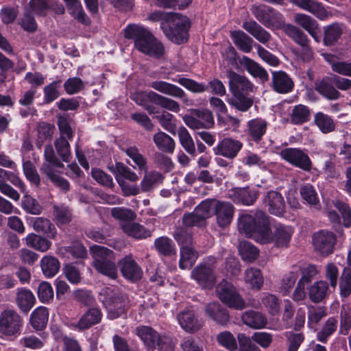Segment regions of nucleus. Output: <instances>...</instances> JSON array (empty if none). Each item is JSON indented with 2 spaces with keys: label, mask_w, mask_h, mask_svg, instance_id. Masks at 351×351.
Here are the masks:
<instances>
[{
  "label": "nucleus",
  "mask_w": 351,
  "mask_h": 351,
  "mask_svg": "<svg viewBox=\"0 0 351 351\" xmlns=\"http://www.w3.org/2000/svg\"><path fill=\"white\" fill-rule=\"evenodd\" d=\"M123 36L132 40L134 46L141 53L159 59L165 53L162 43L147 28L137 24H129L123 29Z\"/></svg>",
  "instance_id": "nucleus-1"
},
{
  "label": "nucleus",
  "mask_w": 351,
  "mask_h": 351,
  "mask_svg": "<svg viewBox=\"0 0 351 351\" xmlns=\"http://www.w3.org/2000/svg\"><path fill=\"white\" fill-rule=\"evenodd\" d=\"M302 198L311 205H317L319 200L314 186L311 184H306L300 189Z\"/></svg>",
  "instance_id": "nucleus-59"
},
{
  "label": "nucleus",
  "mask_w": 351,
  "mask_h": 351,
  "mask_svg": "<svg viewBox=\"0 0 351 351\" xmlns=\"http://www.w3.org/2000/svg\"><path fill=\"white\" fill-rule=\"evenodd\" d=\"M109 169L115 175V178L120 176L131 182L138 180V176L123 162H117L114 166L109 167Z\"/></svg>",
  "instance_id": "nucleus-53"
},
{
  "label": "nucleus",
  "mask_w": 351,
  "mask_h": 351,
  "mask_svg": "<svg viewBox=\"0 0 351 351\" xmlns=\"http://www.w3.org/2000/svg\"><path fill=\"white\" fill-rule=\"evenodd\" d=\"M289 116L291 124L301 125L311 120V110L307 106L298 104L293 107Z\"/></svg>",
  "instance_id": "nucleus-32"
},
{
  "label": "nucleus",
  "mask_w": 351,
  "mask_h": 351,
  "mask_svg": "<svg viewBox=\"0 0 351 351\" xmlns=\"http://www.w3.org/2000/svg\"><path fill=\"white\" fill-rule=\"evenodd\" d=\"M205 201L208 208L207 210L209 212V217L215 215L217 224L221 228L229 226L234 213L233 205L230 202L215 199H207Z\"/></svg>",
  "instance_id": "nucleus-8"
},
{
  "label": "nucleus",
  "mask_w": 351,
  "mask_h": 351,
  "mask_svg": "<svg viewBox=\"0 0 351 351\" xmlns=\"http://www.w3.org/2000/svg\"><path fill=\"white\" fill-rule=\"evenodd\" d=\"M102 317L101 310L99 307L92 306L82 315L76 324L75 328L81 331L89 329L93 326L99 324Z\"/></svg>",
  "instance_id": "nucleus-25"
},
{
  "label": "nucleus",
  "mask_w": 351,
  "mask_h": 351,
  "mask_svg": "<svg viewBox=\"0 0 351 351\" xmlns=\"http://www.w3.org/2000/svg\"><path fill=\"white\" fill-rule=\"evenodd\" d=\"M153 140L158 149L167 154H172L175 149L173 139L163 132H158L153 136Z\"/></svg>",
  "instance_id": "nucleus-45"
},
{
  "label": "nucleus",
  "mask_w": 351,
  "mask_h": 351,
  "mask_svg": "<svg viewBox=\"0 0 351 351\" xmlns=\"http://www.w3.org/2000/svg\"><path fill=\"white\" fill-rule=\"evenodd\" d=\"M314 123L323 134H328L335 130L336 123L332 117L322 112L314 116Z\"/></svg>",
  "instance_id": "nucleus-48"
},
{
  "label": "nucleus",
  "mask_w": 351,
  "mask_h": 351,
  "mask_svg": "<svg viewBox=\"0 0 351 351\" xmlns=\"http://www.w3.org/2000/svg\"><path fill=\"white\" fill-rule=\"evenodd\" d=\"M122 276L131 282H136L143 277V270L132 256H126L118 262Z\"/></svg>",
  "instance_id": "nucleus-18"
},
{
  "label": "nucleus",
  "mask_w": 351,
  "mask_h": 351,
  "mask_svg": "<svg viewBox=\"0 0 351 351\" xmlns=\"http://www.w3.org/2000/svg\"><path fill=\"white\" fill-rule=\"evenodd\" d=\"M121 229L129 237L136 239H143L151 236V232L138 223H125L121 225Z\"/></svg>",
  "instance_id": "nucleus-43"
},
{
  "label": "nucleus",
  "mask_w": 351,
  "mask_h": 351,
  "mask_svg": "<svg viewBox=\"0 0 351 351\" xmlns=\"http://www.w3.org/2000/svg\"><path fill=\"white\" fill-rule=\"evenodd\" d=\"M239 252L242 259L248 262L256 260L259 254L258 249L249 241H241L239 245Z\"/></svg>",
  "instance_id": "nucleus-51"
},
{
  "label": "nucleus",
  "mask_w": 351,
  "mask_h": 351,
  "mask_svg": "<svg viewBox=\"0 0 351 351\" xmlns=\"http://www.w3.org/2000/svg\"><path fill=\"white\" fill-rule=\"evenodd\" d=\"M164 176L160 172L152 171L147 173L141 181V190L143 192L151 191L155 185L162 182Z\"/></svg>",
  "instance_id": "nucleus-52"
},
{
  "label": "nucleus",
  "mask_w": 351,
  "mask_h": 351,
  "mask_svg": "<svg viewBox=\"0 0 351 351\" xmlns=\"http://www.w3.org/2000/svg\"><path fill=\"white\" fill-rule=\"evenodd\" d=\"M269 224V217L262 210H257L254 215L241 214L238 219L239 232L260 243L261 241H267V237H265L264 234Z\"/></svg>",
  "instance_id": "nucleus-3"
},
{
  "label": "nucleus",
  "mask_w": 351,
  "mask_h": 351,
  "mask_svg": "<svg viewBox=\"0 0 351 351\" xmlns=\"http://www.w3.org/2000/svg\"><path fill=\"white\" fill-rule=\"evenodd\" d=\"M293 233V229L291 226L278 223L274 226L271 229L269 224L264 234L265 237H267V241H261V243H274L278 247H287Z\"/></svg>",
  "instance_id": "nucleus-11"
},
{
  "label": "nucleus",
  "mask_w": 351,
  "mask_h": 351,
  "mask_svg": "<svg viewBox=\"0 0 351 351\" xmlns=\"http://www.w3.org/2000/svg\"><path fill=\"white\" fill-rule=\"evenodd\" d=\"M198 257V253L192 247L184 245L180 249L179 266L182 269L192 267Z\"/></svg>",
  "instance_id": "nucleus-46"
},
{
  "label": "nucleus",
  "mask_w": 351,
  "mask_h": 351,
  "mask_svg": "<svg viewBox=\"0 0 351 351\" xmlns=\"http://www.w3.org/2000/svg\"><path fill=\"white\" fill-rule=\"evenodd\" d=\"M230 36L237 48L245 53H249L252 49L253 39L242 30L230 32Z\"/></svg>",
  "instance_id": "nucleus-40"
},
{
  "label": "nucleus",
  "mask_w": 351,
  "mask_h": 351,
  "mask_svg": "<svg viewBox=\"0 0 351 351\" xmlns=\"http://www.w3.org/2000/svg\"><path fill=\"white\" fill-rule=\"evenodd\" d=\"M242 27L262 44L270 41L271 34L254 20L243 23Z\"/></svg>",
  "instance_id": "nucleus-29"
},
{
  "label": "nucleus",
  "mask_w": 351,
  "mask_h": 351,
  "mask_svg": "<svg viewBox=\"0 0 351 351\" xmlns=\"http://www.w3.org/2000/svg\"><path fill=\"white\" fill-rule=\"evenodd\" d=\"M245 281L252 288L260 289L264 282L261 270L253 267L246 269Z\"/></svg>",
  "instance_id": "nucleus-57"
},
{
  "label": "nucleus",
  "mask_w": 351,
  "mask_h": 351,
  "mask_svg": "<svg viewBox=\"0 0 351 351\" xmlns=\"http://www.w3.org/2000/svg\"><path fill=\"white\" fill-rule=\"evenodd\" d=\"M216 293L220 301L230 308L241 311L246 308L244 300L232 284L223 280L216 287Z\"/></svg>",
  "instance_id": "nucleus-7"
},
{
  "label": "nucleus",
  "mask_w": 351,
  "mask_h": 351,
  "mask_svg": "<svg viewBox=\"0 0 351 351\" xmlns=\"http://www.w3.org/2000/svg\"><path fill=\"white\" fill-rule=\"evenodd\" d=\"M241 319L245 325L255 329L262 328L267 323V319L263 313L254 311L245 312Z\"/></svg>",
  "instance_id": "nucleus-41"
},
{
  "label": "nucleus",
  "mask_w": 351,
  "mask_h": 351,
  "mask_svg": "<svg viewBox=\"0 0 351 351\" xmlns=\"http://www.w3.org/2000/svg\"><path fill=\"white\" fill-rule=\"evenodd\" d=\"M343 24L333 23L324 27V43L326 46H332L341 38L343 32Z\"/></svg>",
  "instance_id": "nucleus-39"
},
{
  "label": "nucleus",
  "mask_w": 351,
  "mask_h": 351,
  "mask_svg": "<svg viewBox=\"0 0 351 351\" xmlns=\"http://www.w3.org/2000/svg\"><path fill=\"white\" fill-rule=\"evenodd\" d=\"M270 214L282 217L286 210V204L283 196L278 191H270L264 199Z\"/></svg>",
  "instance_id": "nucleus-21"
},
{
  "label": "nucleus",
  "mask_w": 351,
  "mask_h": 351,
  "mask_svg": "<svg viewBox=\"0 0 351 351\" xmlns=\"http://www.w3.org/2000/svg\"><path fill=\"white\" fill-rule=\"evenodd\" d=\"M314 88L320 95L330 101L337 100L341 96L328 78H323L322 80L315 82Z\"/></svg>",
  "instance_id": "nucleus-28"
},
{
  "label": "nucleus",
  "mask_w": 351,
  "mask_h": 351,
  "mask_svg": "<svg viewBox=\"0 0 351 351\" xmlns=\"http://www.w3.org/2000/svg\"><path fill=\"white\" fill-rule=\"evenodd\" d=\"M53 212L55 220L58 223L64 225L72 221L71 210L64 205H54Z\"/></svg>",
  "instance_id": "nucleus-55"
},
{
  "label": "nucleus",
  "mask_w": 351,
  "mask_h": 351,
  "mask_svg": "<svg viewBox=\"0 0 351 351\" xmlns=\"http://www.w3.org/2000/svg\"><path fill=\"white\" fill-rule=\"evenodd\" d=\"M294 18L297 24L306 30L316 41H319V29L315 19L304 14H296Z\"/></svg>",
  "instance_id": "nucleus-36"
},
{
  "label": "nucleus",
  "mask_w": 351,
  "mask_h": 351,
  "mask_svg": "<svg viewBox=\"0 0 351 351\" xmlns=\"http://www.w3.org/2000/svg\"><path fill=\"white\" fill-rule=\"evenodd\" d=\"M328 295V284L325 280L317 281L308 288L309 299L314 303L322 302Z\"/></svg>",
  "instance_id": "nucleus-35"
},
{
  "label": "nucleus",
  "mask_w": 351,
  "mask_h": 351,
  "mask_svg": "<svg viewBox=\"0 0 351 351\" xmlns=\"http://www.w3.org/2000/svg\"><path fill=\"white\" fill-rule=\"evenodd\" d=\"M285 32L300 47L309 43L307 35L300 28L293 25H286L285 26Z\"/></svg>",
  "instance_id": "nucleus-54"
},
{
  "label": "nucleus",
  "mask_w": 351,
  "mask_h": 351,
  "mask_svg": "<svg viewBox=\"0 0 351 351\" xmlns=\"http://www.w3.org/2000/svg\"><path fill=\"white\" fill-rule=\"evenodd\" d=\"M212 263H203L197 265L191 272V277L203 289H212L216 283V275L215 273L216 262L215 258L210 259Z\"/></svg>",
  "instance_id": "nucleus-12"
},
{
  "label": "nucleus",
  "mask_w": 351,
  "mask_h": 351,
  "mask_svg": "<svg viewBox=\"0 0 351 351\" xmlns=\"http://www.w3.org/2000/svg\"><path fill=\"white\" fill-rule=\"evenodd\" d=\"M178 136L180 144L184 150L190 155L195 156V143L188 130L184 127L180 128Z\"/></svg>",
  "instance_id": "nucleus-56"
},
{
  "label": "nucleus",
  "mask_w": 351,
  "mask_h": 351,
  "mask_svg": "<svg viewBox=\"0 0 351 351\" xmlns=\"http://www.w3.org/2000/svg\"><path fill=\"white\" fill-rule=\"evenodd\" d=\"M177 319L181 327L189 332L194 333L202 326L200 322L192 310H186L179 313Z\"/></svg>",
  "instance_id": "nucleus-27"
},
{
  "label": "nucleus",
  "mask_w": 351,
  "mask_h": 351,
  "mask_svg": "<svg viewBox=\"0 0 351 351\" xmlns=\"http://www.w3.org/2000/svg\"><path fill=\"white\" fill-rule=\"evenodd\" d=\"M154 246L159 254L166 257H173L176 255V248L171 239L167 237H160L154 241Z\"/></svg>",
  "instance_id": "nucleus-44"
},
{
  "label": "nucleus",
  "mask_w": 351,
  "mask_h": 351,
  "mask_svg": "<svg viewBox=\"0 0 351 351\" xmlns=\"http://www.w3.org/2000/svg\"><path fill=\"white\" fill-rule=\"evenodd\" d=\"M49 311L47 308L40 306L36 308L31 314L30 324L36 330H43L47 324Z\"/></svg>",
  "instance_id": "nucleus-42"
},
{
  "label": "nucleus",
  "mask_w": 351,
  "mask_h": 351,
  "mask_svg": "<svg viewBox=\"0 0 351 351\" xmlns=\"http://www.w3.org/2000/svg\"><path fill=\"white\" fill-rule=\"evenodd\" d=\"M135 103L142 106L149 114L159 113V109L154 105L173 112L180 111V104L176 101L159 95L154 91H141L136 93L132 97Z\"/></svg>",
  "instance_id": "nucleus-4"
},
{
  "label": "nucleus",
  "mask_w": 351,
  "mask_h": 351,
  "mask_svg": "<svg viewBox=\"0 0 351 351\" xmlns=\"http://www.w3.org/2000/svg\"><path fill=\"white\" fill-rule=\"evenodd\" d=\"M74 299L85 306H92L95 303V299L92 292L87 289H77L73 292Z\"/></svg>",
  "instance_id": "nucleus-60"
},
{
  "label": "nucleus",
  "mask_w": 351,
  "mask_h": 351,
  "mask_svg": "<svg viewBox=\"0 0 351 351\" xmlns=\"http://www.w3.org/2000/svg\"><path fill=\"white\" fill-rule=\"evenodd\" d=\"M137 335L145 346L150 350L156 349L162 338L158 332L150 326H141L136 328Z\"/></svg>",
  "instance_id": "nucleus-30"
},
{
  "label": "nucleus",
  "mask_w": 351,
  "mask_h": 351,
  "mask_svg": "<svg viewBox=\"0 0 351 351\" xmlns=\"http://www.w3.org/2000/svg\"><path fill=\"white\" fill-rule=\"evenodd\" d=\"M23 169L26 178L36 187L40 184V178L38 171L30 160L25 161L23 164Z\"/></svg>",
  "instance_id": "nucleus-62"
},
{
  "label": "nucleus",
  "mask_w": 351,
  "mask_h": 351,
  "mask_svg": "<svg viewBox=\"0 0 351 351\" xmlns=\"http://www.w3.org/2000/svg\"><path fill=\"white\" fill-rule=\"evenodd\" d=\"M271 86L278 93L285 94L292 91L294 82L288 74L282 71L272 72Z\"/></svg>",
  "instance_id": "nucleus-23"
},
{
  "label": "nucleus",
  "mask_w": 351,
  "mask_h": 351,
  "mask_svg": "<svg viewBox=\"0 0 351 351\" xmlns=\"http://www.w3.org/2000/svg\"><path fill=\"white\" fill-rule=\"evenodd\" d=\"M243 147L241 141L230 138H223L219 143L213 148L216 155H221L227 158H234L239 152Z\"/></svg>",
  "instance_id": "nucleus-20"
},
{
  "label": "nucleus",
  "mask_w": 351,
  "mask_h": 351,
  "mask_svg": "<svg viewBox=\"0 0 351 351\" xmlns=\"http://www.w3.org/2000/svg\"><path fill=\"white\" fill-rule=\"evenodd\" d=\"M173 81L177 82L193 93H202L207 90L208 87L211 88V92L214 95L223 96L226 92L223 84L217 78L210 81L208 86L186 77H180L178 80L173 79Z\"/></svg>",
  "instance_id": "nucleus-10"
},
{
  "label": "nucleus",
  "mask_w": 351,
  "mask_h": 351,
  "mask_svg": "<svg viewBox=\"0 0 351 351\" xmlns=\"http://www.w3.org/2000/svg\"><path fill=\"white\" fill-rule=\"evenodd\" d=\"M40 267L45 277L52 278L59 271L60 263L58 259L53 256H45L41 259Z\"/></svg>",
  "instance_id": "nucleus-47"
},
{
  "label": "nucleus",
  "mask_w": 351,
  "mask_h": 351,
  "mask_svg": "<svg viewBox=\"0 0 351 351\" xmlns=\"http://www.w3.org/2000/svg\"><path fill=\"white\" fill-rule=\"evenodd\" d=\"M228 77L232 94L231 105L239 111H247L254 104L253 97L250 96L254 88L253 84L246 77L233 71L228 72Z\"/></svg>",
  "instance_id": "nucleus-2"
},
{
  "label": "nucleus",
  "mask_w": 351,
  "mask_h": 351,
  "mask_svg": "<svg viewBox=\"0 0 351 351\" xmlns=\"http://www.w3.org/2000/svg\"><path fill=\"white\" fill-rule=\"evenodd\" d=\"M36 299L33 293L25 288L17 289L16 304L23 313H27L34 305Z\"/></svg>",
  "instance_id": "nucleus-33"
},
{
  "label": "nucleus",
  "mask_w": 351,
  "mask_h": 351,
  "mask_svg": "<svg viewBox=\"0 0 351 351\" xmlns=\"http://www.w3.org/2000/svg\"><path fill=\"white\" fill-rule=\"evenodd\" d=\"M241 64L254 77H258L263 83L268 82L269 75L267 71L259 64L247 56H243Z\"/></svg>",
  "instance_id": "nucleus-34"
},
{
  "label": "nucleus",
  "mask_w": 351,
  "mask_h": 351,
  "mask_svg": "<svg viewBox=\"0 0 351 351\" xmlns=\"http://www.w3.org/2000/svg\"><path fill=\"white\" fill-rule=\"evenodd\" d=\"M90 250L94 258V268L100 274L116 278L117 271L113 251L100 245H93Z\"/></svg>",
  "instance_id": "nucleus-6"
},
{
  "label": "nucleus",
  "mask_w": 351,
  "mask_h": 351,
  "mask_svg": "<svg viewBox=\"0 0 351 351\" xmlns=\"http://www.w3.org/2000/svg\"><path fill=\"white\" fill-rule=\"evenodd\" d=\"M280 156L294 167L304 171H310L312 169V161L307 154L298 148H285L280 152Z\"/></svg>",
  "instance_id": "nucleus-16"
},
{
  "label": "nucleus",
  "mask_w": 351,
  "mask_h": 351,
  "mask_svg": "<svg viewBox=\"0 0 351 351\" xmlns=\"http://www.w3.org/2000/svg\"><path fill=\"white\" fill-rule=\"evenodd\" d=\"M258 193L250 187L234 188L230 191L229 197L236 204L252 205L258 198Z\"/></svg>",
  "instance_id": "nucleus-26"
},
{
  "label": "nucleus",
  "mask_w": 351,
  "mask_h": 351,
  "mask_svg": "<svg viewBox=\"0 0 351 351\" xmlns=\"http://www.w3.org/2000/svg\"><path fill=\"white\" fill-rule=\"evenodd\" d=\"M206 315L217 324L226 326L230 322L228 310L219 302H210L206 305Z\"/></svg>",
  "instance_id": "nucleus-22"
},
{
  "label": "nucleus",
  "mask_w": 351,
  "mask_h": 351,
  "mask_svg": "<svg viewBox=\"0 0 351 351\" xmlns=\"http://www.w3.org/2000/svg\"><path fill=\"white\" fill-rule=\"evenodd\" d=\"M339 289L342 298H348L351 294V271L346 268L340 278Z\"/></svg>",
  "instance_id": "nucleus-64"
},
{
  "label": "nucleus",
  "mask_w": 351,
  "mask_h": 351,
  "mask_svg": "<svg viewBox=\"0 0 351 351\" xmlns=\"http://www.w3.org/2000/svg\"><path fill=\"white\" fill-rule=\"evenodd\" d=\"M23 325L22 317L14 310L6 309L0 315V332L7 337H17Z\"/></svg>",
  "instance_id": "nucleus-9"
},
{
  "label": "nucleus",
  "mask_w": 351,
  "mask_h": 351,
  "mask_svg": "<svg viewBox=\"0 0 351 351\" xmlns=\"http://www.w3.org/2000/svg\"><path fill=\"white\" fill-rule=\"evenodd\" d=\"M26 243L28 246L40 252L47 251L51 245V242L47 238L34 233L27 235Z\"/></svg>",
  "instance_id": "nucleus-49"
},
{
  "label": "nucleus",
  "mask_w": 351,
  "mask_h": 351,
  "mask_svg": "<svg viewBox=\"0 0 351 351\" xmlns=\"http://www.w3.org/2000/svg\"><path fill=\"white\" fill-rule=\"evenodd\" d=\"M294 4L300 8L305 10L317 17L323 19L327 16V11L319 2L314 0H291Z\"/></svg>",
  "instance_id": "nucleus-38"
},
{
  "label": "nucleus",
  "mask_w": 351,
  "mask_h": 351,
  "mask_svg": "<svg viewBox=\"0 0 351 351\" xmlns=\"http://www.w3.org/2000/svg\"><path fill=\"white\" fill-rule=\"evenodd\" d=\"M103 304L107 309L108 317L114 319L125 315L128 300L121 293H112V294L108 293Z\"/></svg>",
  "instance_id": "nucleus-14"
},
{
  "label": "nucleus",
  "mask_w": 351,
  "mask_h": 351,
  "mask_svg": "<svg viewBox=\"0 0 351 351\" xmlns=\"http://www.w3.org/2000/svg\"><path fill=\"white\" fill-rule=\"evenodd\" d=\"M149 86L161 93L173 97L184 99L186 96L181 88L165 81H154L151 82Z\"/></svg>",
  "instance_id": "nucleus-31"
},
{
  "label": "nucleus",
  "mask_w": 351,
  "mask_h": 351,
  "mask_svg": "<svg viewBox=\"0 0 351 351\" xmlns=\"http://www.w3.org/2000/svg\"><path fill=\"white\" fill-rule=\"evenodd\" d=\"M193 115H185L183 120L185 124L192 129L210 128L214 125V118L211 111L208 109H195Z\"/></svg>",
  "instance_id": "nucleus-17"
},
{
  "label": "nucleus",
  "mask_w": 351,
  "mask_h": 351,
  "mask_svg": "<svg viewBox=\"0 0 351 351\" xmlns=\"http://www.w3.org/2000/svg\"><path fill=\"white\" fill-rule=\"evenodd\" d=\"M34 230L49 239H55L57 234L56 228L53 223L47 218L36 217L33 221Z\"/></svg>",
  "instance_id": "nucleus-37"
},
{
  "label": "nucleus",
  "mask_w": 351,
  "mask_h": 351,
  "mask_svg": "<svg viewBox=\"0 0 351 351\" xmlns=\"http://www.w3.org/2000/svg\"><path fill=\"white\" fill-rule=\"evenodd\" d=\"M112 216L118 220L130 221L134 220L136 217V214L130 208L123 207H114L111 209Z\"/></svg>",
  "instance_id": "nucleus-63"
},
{
  "label": "nucleus",
  "mask_w": 351,
  "mask_h": 351,
  "mask_svg": "<svg viewBox=\"0 0 351 351\" xmlns=\"http://www.w3.org/2000/svg\"><path fill=\"white\" fill-rule=\"evenodd\" d=\"M191 21L186 16L174 13L171 17L161 24V29L171 42L180 45L189 40Z\"/></svg>",
  "instance_id": "nucleus-5"
},
{
  "label": "nucleus",
  "mask_w": 351,
  "mask_h": 351,
  "mask_svg": "<svg viewBox=\"0 0 351 351\" xmlns=\"http://www.w3.org/2000/svg\"><path fill=\"white\" fill-rule=\"evenodd\" d=\"M267 127V121L262 118L250 120L247 123L246 130L249 139L256 143H259L266 134Z\"/></svg>",
  "instance_id": "nucleus-24"
},
{
  "label": "nucleus",
  "mask_w": 351,
  "mask_h": 351,
  "mask_svg": "<svg viewBox=\"0 0 351 351\" xmlns=\"http://www.w3.org/2000/svg\"><path fill=\"white\" fill-rule=\"evenodd\" d=\"M208 208L206 201H202L195 208L193 212L183 215V224L186 227L204 226L206 225V219L209 218Z\"/></svg>",
  "instance_id": "nucleus-19"
},
{
  "label": "nucleus",
  "mask_w": 351,
  "mask_h": 351,
  "mask_svg": "<svg viewBox=\"0 0 351 351\" xmlns=\"http://www.w3.org/2000/svg\"><path fill=\"white\" fill-rule=\"evenodd\" d=\"M313 244L316 252L322 256H328L334 251L337 242L335 233L326 230H320L313 234Z\"/></svg>",
  "instance_id": "nucleus-15"
},
{
  "label": "nucleus",
  "mask_w": 351,
  "mask_h": 351,
  "mask_svg": "<svg viewBox=\"0 0 351 351\" xmlns=\"http://www.w3.org/2000/svg\"><path fill=\"white\" fill-rule=\"evenodd\" d=\"M250 10L254 17L267 27H277L283 23L282 15L268 5H253Z\"/></svg>",
  "instance_id": "nucleus-13"
},
{
  "label": "nucleus",
  "mask_w": 351,
  "mask_h": 351,
  "mask_svg": "<svg viewBox=\"0 0 351 351\" xmlns=\"http://www.w3.org/2000/svg\"><path fill=\"white\" fill-rule=\"evenodd\" d=\"M54 145L62 160L68 162L71 158L70 144L69 141L64 136H61L55 141Z\"/></svg>",
  "instance_id": "nucleus-58"
},
{
  "label": "nucleus",
  "mask_w": 351,
  "mask_h": 351,
  "mask_svg": "<svg viewBox=\"0 0 351 351\" xmlns=\"http://www.w3.org/2000/svg\"><path fill=\"white\" fill-rule=\"evenodd\" d=\"M337 325L338 320L337 317H329L325 322L322 330L317 333V339L322 343H326L328 337L336 331Z\"/></svg>",
  "instance_id": "nucleus-50"
},
{
  "label": "nucleus",
  "mask_w": 351,
  "mask_h": 351,
  "mask_svg": "<svg viewBox=\"0 0 351 351\" xmlns=\"http://www.w3.org/2000/svg\"><path fill=\"white\" fill-rule=\"evenodd\" d=\"M22 207L24 210L32 215H40L43 211V207L39 202L29 195L23 197Z\"/></svg>",
  "instance_id": "nucleus-61"
}]
</instances>
